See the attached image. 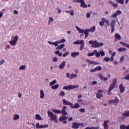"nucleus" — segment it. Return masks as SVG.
Masks as SVG:
<instances>
[{
    "label": "nucleus",
    "mask_w": 129,
    "mask_h": 129,
    "mask_svg": "<svg viewBox=\"0 0 129 129\" xmlns=\"http://www.w3.org/2000/svg\"><path fill=\"white\" fill-rule=\"evenodd\" d=\"M68 55H69V52L68 51H66L63 54L62 56L66 57V56H68Z\"/></svg>",
    "instance_id": "57"
},
{
    "label": "nucleus",
    "mask_w": 129,
    "mask_h": 129,
    "mask_svg": "<svg viewBox=\"0 0 129 129\" xmlns=\"http://www.w3.org/2000/svg\"><path fill=\"white\" fill-rule=\"evenodd\" d=\"M95 55L97 57H100V55L101 57H103V56H105V53L103 50H101L100 52H96Z\"/></svg>",
    "instance_id": "6"
},
{
    "label": "nucleus",
    "mask_w": 129,
    "mask_h": 129,
    "mask_svg": "<svg viewBox=\"0 0 129 129\" xmlns=\"http://www.w3.org/2000/svg\"><path fill=\"white\" fill-rule=\"evenodd\" d=\"M80 54V53H79V52H73L71 54V55L73 58H75V57L79 56Z\"/></svg>",
    "instance_id": "20"
},
{
    "label": "nucleus",
    "mask_w": 129,
    "mask_h": 129,
    "mask_svg": "<svg viewBox=\"0 0 129 129\" xmlns=\"http://www.w3.org/2000/svg\"><path fill=\"white\" fill-rule=\"evenodd\" d=\"M39 97L41 99H44V97H45V93H44V91L43 90H40V91Z\"/></svg>",
    "instance_id": "21"
},
{
    "label": "nucleus",
    "mask_w": 129,
    "mask_h": 129,
    "mask_svg": "<svg viewBox=\"0 0 129 129\" xmlns=\"http://www.w3.org/2000/svg\"><path fill=\"white\" fill-rule=\"evenodd\" d=\"M36 127L37 128H41V125H40V123H37L36 124Z\"/></svg>",
    "instance_id": "61"
},
{
    "label": "nucleus",
    "mask_w": 129,
    "mask_h": 129,
    "mask_svg": "<svg viewBox=\"0 0 129 129\" xmlns=\"http://www.w3.org/2000/svg\"><path fill=\"white\" fill-rule=\"evenodd\" d=\"M123 60H124V56L122 55L120 58V62H123Z\"/></svg>",
    "instance_id": "59"
},
{
    "label": "nucleus",
    "mask_w": 129,
    "mask_h": 129,
    "mask_svg": "<svg viewBox=\"0 0 129 129\" xmlns=\"http://www.w3.org/2000/svg\"><path fill=\"white\" fill-rule=\"evenodd\" d=\"M99 77L101 80H103V81H107V78H105L103 76V75H101L100 74L99 75Z\"/></svg>",
    "instance_id": "27"
},
{
    "label": "nucleus",
    "mask_w": 129,
    "mask_h": 129,
    "mask_svg": "<svg viewBox=\"0 0 129 129\" xmlns=\"http://www.w3.org/2000/svg\"><path fill=\"white\" fill-rule=\"evenodd\" d=\"M115 55H116V52H113L111 54V57L110 58L111 62H112V61H114V58H113V57H114V56H115Z\"/></svg>",
    "instance_id": "32"
},
{
    "label": "nucleus",
    "mask_w": 129,
    "mask_h": 129,
    "mask_svg": "<svg viewBox=\"0 0 129 129\" xmlns=\"http://www.w3.org/2000/svg\"><path fill=\"white\" fill-rule=\"evenodd\" d=\"M104 45V44L102 42H97V43L95 45V48H99V47H102V46H103Z\"/></svg>",
    "instance_id": "30"
},
{
    "label": "nucleus",
    "mask_w": 129,
    "mask_h": 129,
    "mask_svg": "<svg viewBox=\"0 0 129 129\" xmlns=\"http://www.w3.org/2000/svg\"><path fill=\"white\" fill-rule=\"evenodd\" d=\"M49 125L45 124V125H40L41 128H46L47 127H48Z\"/></svg>",
    "instance_id": "52"
},
{
    "label": "nucleus",
    "mask_w": 129,
    "mask_h": 129,
    "mask_svg": "<svg viewBox=\"0 0 129 129\" xmlns=\"http://www.w3.org/2000/svg\"><path fill=\"white\" fill-rule=\"evenodd\" d=\"M79 87V85H69L68 86H64L62 89L64 90H71V89H74V88H78Z\"/></svg>",
    "instance_id": "4"
},
{
    "label": "nucleus",
    "mask_w": 129,
    "mask_h": 129,
    "mask_svg": "<svg viewBox=\"0 0 129 129\" xmlns=\"http://www.w3.org/2000/svg\"><path fill=\"white\" fill-rule=\"evenodd\" d=\"M109 4H110V5H111V6H113V8H117V7H118V4L113 2V1H109Z\"/></svg>",
    "instance_id": "25"
},
{
    "label": "nucleus",
    "mask_w": 129,
    "mask_h": 129,
    "mask_svg": "<svg viewBox=\"0 0 129 129\" xmlns=\"http://www.w3.org/2000/svg\"><path fill=\"white\" fill-rule=\"evenodd\" d=\"M75 28H76L77 31H78V32H79V34H83V33H84L85 35H89L88 32L89 31L88 30V29H86L85 30L81 29V28H80L78 26H76Z\"/></svg>",
    "instance_id": "3"
},
{
    "label": "nucleus",
    "mask_w": 129,
    "mask_h": 129,
    "mask_svg": "<svg viewBox=\"0 0 129 129\" xmlns=\"http://www.w3.org/2000/svg\"><path fill=\"white\" fill-rule=\"evenodd\" d=\"M59 87V84H56L54 86H51V89H53V90H56L57 88Z\"/></svg>",
    "instance_id": "41"
},
{
    "label": "nucleus",
    "mask_w": 129,
    "mask_h": 129,
    "mask_svg": "<svg viewBox=\"0 0 129 129\" xmlns=\"http://www.w3.org/2000/svg\"><path fill=\"white\" fill-rule=\"evenodd\" d=\"M18 40H19V36L18 35H16L15 37L12 36L11 40L9 41V43L11 46H15L17 45Z\"/></svg>",
    "instance_id": "1"
},
{
    "label": "nucleus",
    "mask_w": 129,
    "mask_h": 129,
    "mask_svg": "<svg viewBox=\"0 0 129 129\" xmlns=\"http://www.w3.org/2000/svg\"><path fill=\"white\" fill-rule=\"evenodd\" d=\"M125 79L126 80H129V74H128L126 76H125Z\"/></svg>",
    "instance_id": "64"
},
{
    "label": "nucleus",
    "mask_w": 129,
    "mask_h": 129,
    "mask_svg": "<svg viewBox=\"0 0 129 129\" xmlns=\"http://www.w3.org/2000/svg\"><path fill=\"white\" fill-rule=\"evenodd\" d=\"M62 102L63 105H68L69 106H72V105H73V103H71L64 99H62Z\"/></svg>",
    "instance_id": "9"
},
{
    "label": "nucleus",
    "mask_w": 129,
    "mask_h": 129,
    "mask_svg": "<svg viewBox=\"0 0 129 129\" xmlns=\"http://www.w3.org/2000/svg\"><path fill=\"white\" fill-rule=\"evenodd\" d=\"M85 129H99V126L96 127H87Z\"/></svg>",
    "instance_id": "47"
},
{
    "label": "nucleus",
    "mask_w": 129,
    "mask_h": 129,
    "mask_svg": "<svg viewBox=\"0 0 129 129\" xmlns=\"http://www.w3.org/2000/svg\"><path fill=\"white\" fill-rule=\"evenodd\" d=\"M72 128L77 129L79 128V122H73L72 126Z\"/></svg>",
    "instance_id": "16"
},
{
    "label": "nucleus",
    "mask_w": 129,
    "mask_h": 129,
    "mask_svg": "<svg viewBox=\"0 0 129 129\" xmlns=\"http://www.w3.org/2000/svg\"><path fill=\"white\" fill-rule=\"evenodd\" d=\"M101 21H103L104 22V23H105V24H107V25L106 26V28H107L108 26H109V20L105 19V18H102L101 19Z\"/></svg>",
    "instance_id": "17"
},
{
    "label": "nucleus",
    "mask_w": 129,
    "mask_h": 129,
    "mask_svg": "<svg viewBox=\"0 0 129 129\" xmlns=\"http://www.w3.org/2000/svg\"><path fill=\"white\" fill-rule=\"evenodd\" d=\"M89 32H91V33H93L94 31H95V26H93L90 29H88Z\"/></svg>",
    "instance_id": "39"
},
{
    "label": "nucleus",
    "mask_w": 129,
    "mask_h": 129,
    "mask_svg": "<svg viewBox=\"0 0 129 129\" xmlns=\"http://www.w3.org/2000/svg\"><path fill=\"white\" fill-rule=\"evenodd\" d=\"M119 44H120V45H122V46H124V47H126L127 48H128L129 49V44L126 43H124L122 41H120L119 42Z\"/></svg>",
    "instance_id": "33"
},
{
    "label": "nucleus",
    "mask_w": 129,
    "mask_h": 129,
    "mask_svg": "<svg viewBox=\"0 0 129 129\" xmlns=\"http://www.w3.org/2000/svg\"><path fill=\"white\" fill-rule=\"evenodd\" d=\"M79 107H80V105L78 103H75L74 105L73 104V105L70 106L71 108H75L76 109L79 108Z\"/></svg>",
    "instance_id": "15"
},
{
    "label": "nucleus",
    "mask_w": 129,
    "mask_h": 129,
    "mask_svg": "<svg viewBox=\"0 0 129 129\" xmlns=\"http://www.w3.org/2000/svg\"><path fill=\"white\" fill-rule=\"evenodd\" d=\"M120 129H126V126L124 125H121L119 126Z\"/></svg>",
    "instance_id": "56"
},
{
    "label": "nucleus",
    "mask_w": 129,
    "mask_h": 129,
    "mask_svg": "<svg viewBox=\"0 0 129 129\" xmlns=\"http://www.w3.org/2000/svg\"><path fill=\"white\" fill-rule=\"evenodd\" d=\"M51 111H53V112H54V113H57V114H60V113H61L60 110H57L56 109H52Z\"/></svg>",
    "instance_id": "35"
},
{
    "label": "nucleus",
    "mask_w": 129,
    "mask_h": 129,
    "mask_svg": "<svg viewBox=\"0 0 129 129\" xmlns=\"http://www.w3.org/2000/svg\"><path fill=\"white\" fill-rule=\"evenodd\" d=\"M110 26L111 28V33H113V32H114V30H115L114 28L115 26V21L114 20H112L111 21Z\"/></svg>",
    "instance_id": "7"
},
{
    "label": "nucleus",
    "mask_w": 129,
    "mask_h": 129,
    "mask_svg": "<svg viewBox=\"0 0 129 129\" xmlns=\"http://www.w3.org/2000/svg\"><path fill=\"white\" fill-rule=\"evenodd\" d=\"M99 25L101 26V27H103V26H104V22L102 20V21H100L99 22Z\"/></svg>",
    "instance_id": "58"
},
{
    "label": "nucleus",
    "mask_w": 129,
    "mask_h": 129,
    "mask_svg": "<svg viewBox=\"0 0 129 129\" xmlns=\"http://www.w3.org/2000/svg\"><path fill=\"white\" fill-rule=\"evenodd\" d=\"M84 42V40H77V41L73 42V44H74V45H81V44L83 43Z\"/></svg>",
    "instance_id": "14"
},
{
    "label": "nucleus",
    "mask_w": 129,
    "mask_h": 129,
    "mask_svg": "<svg viewBox=\"0 0 129 129\" xmlns=\"http://www.w3.org/2000/svg\"><path fill=\"white\" fill-rule=\"evenodd\" d=\"M79 111L80 112H85V109H84V108H82L79 109Z\"/></svg>",
    "instance_id": "62"
},
{
    "label": "nucleus",
    "mask_w": 129,
    "mask_h": 129,
    "mask_svg": "<svg viewBox=\"0 0 129 129\" xmlns=\"http://www.w3.org/2000/svg\"><path fill=\"white\" fill-rule=\"evenodd\" d=\"M53 21H54V19H53V18L49 17L48 25H50V24H51V23H52V22H53Z\"/></svg>",
    "instance_id": "54"
},
{
    "label": "nucleus",
    "mask_w": 129,
    "mask_h": 129,
    "mask_svg": "<svg viewBox=\"0 0 129 129\" xmlns=\"http://www.w3.org/2000/svg\"><path fill=\"white\" fill-rule=\"evenodd\" d=\"M97 43V41H93V40H91L89 41V44L90 45H93L92 46V47H93L94 48H95V46H96V44Z\"/></svg>",
    "instance_id": "18"
},
{
    "label": "nucleus",
    "mask_w": 129,
    "mask_h": 129,
    "mask_svg": "<svg viewBox=\"0 0 129 129\" xmlns=\"http://www.w3.org/2000/svg\"><path fill=\"white\" fill-rule=\"evenodd\" d=\"M102 97H103V90H99L96 93V98L98 99H100Z\"/></svg>",
    "instance_id": "5"
},
{
    "label": "nucleus",
    "mask_w": 129,
    "mask_h": 129,
    "mask_svg": "<svg viewBox=\"0 0 129 129\" xmlns=\"http://www.w3.org/2000/svg\"><path fill=\"white\" fill-rule=\"evenodd\" d=\"M35 119H36V120H43V118H42V117H41L39 114H35Z\"/></svg>",
    "instance_id": "29"
},
{
    "label": "nucleus",
    "mask_w": 129,
    "mask_h": 129,
    "mask_svg": "<svg viewBox=\"0 0 129 129\" xmlns=\"http://www.w3.org/2000/svg\"><path fill=\"white\" fill-rule=\"evenodd\" d=\"M109 122V120H106L104 121L103 127L104 129H108L107 123Z\"/></svg>",
    "instance_id": "22"
},
{
    "label": "nucleus",
    "mask_w": 129,
    "mask_h": 129,
    "mask_svg": "<svg viewBox=\"0 0 129 129\" xmlns=\"http://www.w3.org/2000/svg\"><path fill=\"white\" fill-rule=\"evenodd\" d=\"M74 78H77V74H72L70 75V79H73Z\"/></svg>",
    "instance_id": "37"
},
{
    "label": "nucleus",
    "mask_w": 129,
    "mask_h": 129,
    "mask_svg": "<svg viewBox=\"0 0 129 129\" xmlns=\"http://www.w3.org/2000/svg\"><path fill=\"white\" fill-rule=\"evenodd\" d=\"M97 52V50L95 49L93 52L88 53L87 54V56H88V57H92V56H94L95 55V53H96Z\"/></svg>",
    "instance_id": "24"
},
{
    "label": "nucleus",
    "mask_w": 129,
    "mask_h": 129,
    "mask_svg": "<svg viewBox=\"0 0 129 129\" xmlns=\"http://www.w3.org/2000/svg\"><path fill=\"white\" fill-rule=\"evenodd\" d=\"M66 109H67V107L66 106H63L61 108V113L62 115H67V111H66Z\"/></svg>",
    "instance_id": "10"
},
{
    "label": "nucleus",
    "mask_w": 129,
    "mask_h": 129,
    "mask_svg": "<svg viewBox=\"0 0 129 129\" xmlns=\"http://www.w3.org/2000/svg\"><path fill=\"white\" fill-rule=\"evenodd\" d=\"M117 51H118V52H125V51H126V48L124 47H120L117 49Z\"/></svg>",
    "instance_id": "34"
},
{
    "label": "nucleus",
    "mask_w": 129,
    "mask_h": 129,
    "mask_svg": "<svg viewBox=\"0 0 129 129\" xmlns=\"http://www.w3.org/2000/svg\"><path fill=\"white\" fill-rule=\"evenodd\" d=\"M96 71H100L101 70V67L100 66L95 68Z\"/></svg>",
    "instance_id": "53"
},
{
    "label": "nucleus",
    "mask_w": 129,
    "mask_h": 129,
    "mask_svg": "<svg viewBox=\"0 0 129 129\" xmlns=\"http://www.w3.org/2000/svg\"><path fill=\"white\" fill-rule=\"evenodd\" d=\"M79 126H82V127H84V123L79 122Z\"/></svg>",
    "instance_id": "63"
},
{
    "label": "nucleus",
    "mask_w": 129,
    "mask_h": 129,
    "mask_svg": "<svg viewBox=\"0 0 129 129\" xmlns=\"http://www.w3.org/2000/svg\"><path fill=\"white\" fill-rule=\"evenodd\" d=\"M114 87H115V86H114L113 85H110L109 88H108V92H107V94L108 95H111V92H110V91H111V90H112V89H113V88H114Z\"/></svg>",
    "instance_id": "12"
},
{
    "label": "nucleus",
    "mask_w": 129,
    "mask_h": 129,
    "mask_svg": "<svg viewBox=\"0 0 129 129\" xmlns=\"http://www.w3.org/2000/svg\"><path fill=\"white\" fill-rule=\"evenodd\" d=\"M104 61H105V62H108L109 61H110L111 62V60H110V58H108V57H105L104 58Z\"/></svg>",
    "instance_id": "46"
},
{
    "label": "nucleus",
    "mask_w": 129,
    "mask_h": 129,
    "mask_svg": "<svg viewBox=\"0 0 129 129\" xmlns=\"http://www.w3.org/2000/svg\"><path fill=\"white\" fill-rule=\"evenodd\" d=\"M123 116H129V111H127L123 113L122 115Z\"/></svg>",
    "instance_id": "43"
},
{
    "label": "nucleus",
    "mask_w": 129,
    "mask_h": 129,
    "mask_svg": "<svg viewBox=\"0 0 129 129\" xmlns=\"http://www.w3.org/2000/svg\"><path fill=\"white\" fill-rule=\"evenodd\" d=\"M26 65L21 66L19 68V70H26Z\"/></svg>",
    "instance_id": "42"
},
{
    "label": "nucleus",
    "mask_w": 129,
    "mask_h": 129,
    "mask_svg": "<svg viewBox=\"0 0 129 129\" xmlns=\"http://www.w3.org/2000/svg\"><path fill=\"white\" fill-rule=\"evenodd\" d=\"M121 11L120 10H117L115 13L111 16V18H116L118 15H121Z\"/></svg>",
    "instance_id": "11"
},
{
    "label": "nucleus",
    "mask_w": 129,
    "mask_h": 129,
    "mask_svg": "<svg viewBox=\"0 0 129 129\" xmlns=\"http://www.w3.org/2000/svg\"><path fill=\"white\" fill-rule=\"evenodd\" d=\"M78 2H79L80 4H81L80 7H81L82 8H84L85 9H86V8H87V5L85 4L84 0H78Z\"/></svg>",
    "instance_id": "8"
},
{
    "label": "nucleus",
    "mask_w": 129,
    "mask_h": 129,
    "mask_svg": "<svg viewBox=\"0 0 129 129\" xmlns=\"http://www.w3.org/2000/svg\"><path fill=\"white\" fill-rule=\"evenodd\" d=\"M68 118V117L63 115L59 118V121H63V120H66Z\"/></svg>",
    "instance_id": "26"
},
{
    "label": "nucleus",
    "mask_w": 129,
    "mask_h": 129,
    "mask_svg": "<svg viewBox=\"0 0 129 129\" xmlns=\"http://www.w3.org/2000/svg\"><path fill=\"white\" fill-rule=\"evenodd\" d=\"M63 47H65V44L63 43L59 45L56 48V50H61L63 49Z\"/></svg>",
    "instance_id": "31"
},
{
    "label": "nucleus",
    "mask_w": 129,
    "mask_h": 129,
    "mask_svg": "<svg viewBox=\"0 0 129 129\" xmlns=\"http://www.w3.org/2000/svg\"><path fill=\"white\" fill-rule=\"evenodd\" d=\"M65 66H66V61H63L59 65L58 68H59V69H60V70L64 69V68H65Z\"/></svg>",
    "instance_id": "13"
},
{
    "label": "nucleus",
    "mask_w": 129,
    "mask_h": 129,
    "mask_svg": "<svg viewBox=\"0 0 129 129\" xmlns=\"http://www.w3.org/2000/svg\"><path fill=\"white\" fill-rule=\"evenodd\" d=\"M92 14V11H91L90 12H88L86 14V17L87 19H89L90 18V15Z\"/></svg>",
    "instance_id": "51"
},
{
    "label": "nucleus",
    "mask_w": 129,
    "mask_h": 129,
    "mask_svg": "<svg viewBox=\"0 0 129 129\" xmlns=\"http://www.w3.org/2000/svg\"><path fill=\"white\" fill-rule=\"evenodd\" d=\"M65 96V93L63 91H61L58 94V96Z\"/></svg>",
    "instance_id": "49"
},
{
    "label": "nucleus",
    "mask_w": 129,
    "mask_h": 129,
    "mask_svg": "<svg viewBox=\"0 0 129 129\" xmlns=\"http://www.w3.org/2000/svg\"><path fill=\"white\" fill-rule=\"evenodd\" d=\"M66 42V40L65 39H62L60 40H58L57 41H55L54 42H52L51 41H48V44H49V45H53V46H55V47H57L58 44H62V43H65Z\"/></svg>",
    "instance_id": "2"
},
{
    "label": "nucleus",
    "mask_w": 129,
    "mask_h": 129,
    "mask_svg": "<svg viewBox=\"0 0 129 129\" xmlns=\"http://www.w3.org/2000/svg\"><path fill=\"white\" fill-rule=\"evenodd\" d=\"M66 13H67L68 14L70 13V15H71V16H74V10H73L70 11H66Z\"/></svg>",
    "instance_id": "36"
},
{
    "label": "nucleus",
    "mask_w": 129,
    "mask_h": 129,
    "mask_svg": "<svg viewBox=\"0 0 129 129\" xmlns=\"http://www.w3.org/2000/svg\"><path fill=\"white\" fill-rule=\"evenodd\" d=\"M57 83V81L56 80H53V81L51 82L49 84L50 86H52L54 85V84H56Z\"/></svg>",
    "instance_id": "44"
},
{
    "label": "nucleus",
    "mask_w": 129,
    "mask_h": 129,
    "mask_svg": "<svg viewBox=\"0 0 129 129\" xmlns=\"http://www.w3.org/2000/svg\"><path fill=\"white\" fill-rule=\"evenodd\" d=\"M119 90H120V93H123L124 92V87L123 86V85L121 84L119 86Z\"/></svg>",
    "instance_id": "23"
},
{
    "label": "nucleus",
    "mask_w": 129,
    "mask_h": 129,
    "mask_svg": "<svg viewBox=\"0 0 129 129\" xmlns=\"http://www.w3.org/2000/svg\"><path fill=\"white\" fill-rule=\"evenodd\" d=\"M52 61L53 62H57V61H58V58H57V57H54L52 58Z\"/></svg>",
    "instance_id": "60"
},
{
    "label": "nucleus",
    "mask_w": 129,
    "mask_h": 129,
    "mask_svg": "<svg viewBox=\"0 0 129 129\" xmlns=\"http://www.w3.org/2000/svg\"><path fill=\"white\" fill-rule=\"evenodd\" d=\"M121 39V36H120V35L118 34V33H116L115 35V42H116L117 41H119Z\"/></svg>",
    "instance_id": "19"
},
{
    "label": "nucleus",
    "mask_w": 129,
    "mask_h": 129,
    "mask_svg": "<svg viewBox=\"0 0 129 129\" xmlns=\"http://www.w3.org/2000/svg\"><path fill=\"white\" fill-rule=\"evenodd\" d=\"M47 115L48 117H50L51 118L54 115V114L53 113V112L48 111H47Z\"/></svg>",
    "instance_id": "38"
},
{
    "label": "nucleus",
    "mask_w": 129,
    "mask_h": 129,
    "mask_svg": "<svg viewBox=\"0 0 129 129\" xmlns=\"http://www.w3.org/2000/svg\"><path fill=\"white\" fill-rule=\"evenodd\" d=\"M116 82H117V80H116V78H115L113 81H112V84H111L112 85H113L114 86H115V85L116 84Z\"/></svg>",
    "instance_id": "48"
},
{
    "label": "nucleus",
    "mask_w": 129,
    "mask_h": 129,
    "mask_svg": "<svg viewBox=\"0 0 129 129\" xmlns=\"http://www.w3.org/2000/svg\"><path fill=\"white\" fill-rule=\"evenodd\" d=\"M50 120H53L54 122H58V119H57V115H53L51 118Z\"/></svg>",
    "instance_id": "28"
},
{
    "label": "nucleus",
    "mask_w": 129,
    "mask_h": 129,
    "mask_svg": "<svg viewBox=\"0 0 129 129\" xmlns=\"http://www.w3.org/2000/svg\"><path fill=\"white\" fill-rule=\"evenodd\" d=\"M20 118V115L18 114H14V117L13 118V120H17Z\"/></svg>",
    "instance_id": "40"
},
{
    "label": "nucleus",
    "mask_w": 129,
    "mask_h": 129,
    "mask_svg": "<svg viewBox=\"0 0 129 129\" xmlns=\"http://www.w3.org/2000/svg\"><path fill=\"white\" fill-rule=\"evenodd\" d=\"M113 103H116L118 102V98L117 97H116L115 99L113 100Z\"/></svg>",
    "instance_id": "55"
},
{
    "label": "nucleus",
    "mask_w": 129,
    "mask_h": 129,
    "mask_svg": "<svg viewBox=\"0 0 129 129\" xmlns=\"http://www.w3.org/2000/svg\"><path fill=\"white\" fill-rule=\"evenodd\" d=\"M83 49H84V42L82 44H81L80 47V51H82V50H83Z\"/></svg>",
    "instance_id": "50"
},
{
    "label": "nucleus",
    "mask_w": 129,
    "mask_h": 129,
    "mask_svg": "<svg viewBox=\"0 0 129 129\" xmlns=\"http://www.w3.org/2000/svg\"><path fill=\"white\" fill-rule=\"evenodd\" d=\"M116 3L117 4H120V5H122L124 3V1L123 0H116Z\"/></svg>",
    "instance_id": "45"
}]
</instances>
